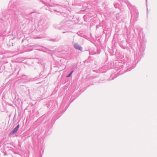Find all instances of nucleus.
I'll return each mask as SVG.
<instances>
[{
	"mask_svg": "<svg viewBox=\"0 0 157 157\" xmlns=\"http://www.w3.org/2000/svg\"><path fill=\"white\" fill-rule=\"evenodd\" d=\"M74 47L75 48L79 50L80 51L82 50V47L78 44H76L74 45Z\"/></svg>",
	"mask_w": 157,
	"mask_h": 157,
	"instance_id": "obj_1",
	"label": "nucleus"
},
{
	"mask_svg": "<svg viewBox=\"0 0 157 157\" xmlns=\"http://www.w3.org/2000/svg\"><path fill=\"white\" fill-rule=\"evenodd\" d=\"M18 130L15 128L12 131L11 133L12 134H13L17 132Z\"/></svg>",
	"mask_w": 157,
	"mask_h": 157,
	"instance_id": "obj_2",
	"label": "nucleus"
},
{
	"mask_svg": "<svg viewBox=\"0 0 157 157\" xmlns=\"http://www.w3.org/2000/svg\"><path fill=\"white\" fill-rule=\"evenodd\" d=\"M73 72V71H72L67 76V77L68 78L69 77H70L71 75L72 74Z\"/></svg>",
	"mask_w": 157,
	"mask_h": 157,
	"instance_id": "obj_3",
	"label": "nucleus"
},
{
	"mask_svg": "<svg viewBox=\"0 0 157 157\" xmlns=\"http://www.w3.org/2000/svg\"><path fill=\"white\" fill-rule=\"evenodd\" d=\"M19 126H20L19 124H18L15 127V128L18 130V128L19 127Z\"/></svg>",
	"mask_w": 157,
	"mask_h": 157,
	"instance_id": "obj_4",
	"label": "nucleus"
}]
</instances>
